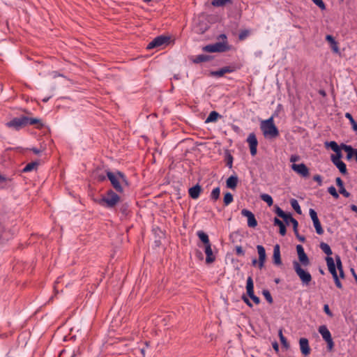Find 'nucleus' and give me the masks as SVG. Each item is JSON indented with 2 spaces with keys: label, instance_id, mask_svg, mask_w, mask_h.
Wrapping results in <instances>:
<instances>
[{
  "label": "nucleus",
  "instance_id": "40",
  "mask_svg": "<svg viewBox=\"0 0 357 357\" xmlns=\"http://www.w3.org/2000/svg\"><path fill=\"white\" fill-rule=\"evenodd\" d=\"M342 157V153H335V155H331V161L333 162V163L335 165H336L337 164H338V162H340L342 161L340 160Z\"/></svg>",
  "mask_w": 357,
  "mask_h": 357
},
{
  "label": "nucleus",
  "instance_id": "50",
  "mask_svg": "<svg viewBox=\"0 0 357 357\" xmlns=\"http://www.w3.org/2000/svg\"><path fill=\"white\" fill-rule=\"evenodd\" d=\"M324 312L328 315L330 317H332L333 316V314L332 313V312L331 311L330 308H329V306L328 304H325L324 305Z\"/></svg>",
  "mask_w": 357,
  "mask_h": 357
},
{
  "label": "nucleus",
  "instance_id": "15",
  "mask_svg": "<svg viewBox=\"0 0 357 357\" xmlns=\"http://www.w3.org/2000/svg\"><path fill=\"white\" fill-rule=\"evenodd\" d=\"M299 345L301 351L305 356H307L310 354L311 349L307 338L301 337L299 340Z\"/></svg>",
  "mask_w": 357,
  "mask_h": 357
},
{
  "label": "nucleus",
  "instance_id": "58",
  "mask_svg": "<svg viewBox=\"0 0 357 357\" xmlns=\"http://www.w3.org/2000/svg\"><path fill=\"white\" fill-rule=\"evenodd\" d=\"M335 182H336V185L339 187V188L344 186V183H343L342 180L341 179V178H340V177L336 178Z\"/></svg>",
  "mask_w": 357,
  "mask_h": 357
},
{
  "label": "nucleus",
  "instance_id": "18",
  "mask_svg": "<svg viewBox=\"0 0 357 357\" xmlns=\"http://www.w3.org/2000/svg\"><path fill=\"white\" fill-rule=\"evenodd\" d=\"M326 264L328 268V271L332 274L333 278L338 276L336 271L335 264L334 259L331 257H327L326 258Z\"/></svg>",
  "mask_w": 357,
  "mask_h": 357
},
{
  "label": "nucleus",
  "instance_id": "46",
  "mask_svg": "<svg viewBox=\"0 0 357 357\" xmlns=\"http://www.w3.org/2000/svg\"><path fill=\"white\" fill-rule=\"evenodd\" d=\"M314 227L316 229V232L319 234V235H321L324 234V229L321 227V222H318V223H315L314 224Z\"/></svg>",
  "mask_w": 357,
  "mask_h": 357
},
{
  "label": "nucleus",
  "instance_id": "39",
  "mask_svg": "<svg viewBox=\"0 0 357 357\" xmlns=\"http://www.w3.org/2000/svg\"><path fill=\"white\" fill-rule=\"evenodd\" d=\"M225 160H226L227 166L229 168H231L232 165H233V156L231 155V153L229 151L226 152Z\"/></svg>",
  "mask_w": 357,
  "mask_h": 357
},
{
  "label": "nucleus",
  "instance_id": "12",
  "mask_svg": "<svg viewBox=\"0 0 357 357\" xmlns=\"http://www.w3.org/2000/svg\"><path fill=\"white\" fill-rule=\"evenodd\" d=\"M241 215L248 218V226L249 227L255 228L257 225L255 215L250 211L244 208L241 211Z\"/></svg>",
  "mask_w": 357,
  "mask_h": 357
},
{
  "label": "nucleus",
  "instance_id": "7",
  "mask_svg": "<svg viewBox=\"0 0 357 357\" xmlns=\"http://www.w3.org/2000/svg\"><path fill=\"white\" fill-rule=\"evenodd\" d=\"M169 40L170 38L168 36L162 35L157 36L148 44L146 49L152 50L167 45L169 42Z\"/></svg>",
  "mask_w": 357,
  "mask_h": 357
},
{
  "label": "nucleus",
  "instance_id": "24",
  "mask_svg": "<svg viewBox=\"0 0 357 357\" xmlns=\"http://www.w3.org/2000/svg\"><path fill=\"white\" fill-rule=\"evenodd\" d=\"M273 223H274V225H277L279 227L280 234L282 236H284L286 234L287 229H286V227H285L284 224L282 222V221L280 220V219H278V218H275L273 220Z\"/></svg>",
  "mask_w": 357,
  "mask_h": 357
},
{
  "label": "nucleus",
  "instance_id": "23",
  "mask_svg": "<svg viewBox=\"0 0 357 357\" xmlns=\"http://www.w3.org/2000/svg\"><path fill=\"white\" fill-rule=\"evenodd\" d=\"M326 40L329 43L332 50L335 53H338L339 52L338 43L336 42V40H335L333 36L331 35H327L326 36Z\"/></svg>",
  "mask_w": 357,
  "mask_h": 357
},
{
  "label": "nucleus",
  "instance_id": "2",
  "mask_svg": "<svg viewBox=\"0 0 357 357\" xmlns=\"http://www.w3.org/2000/svg\"><path fill=\"white\" fill-rule=\"evenodd\" d=\"M218 40L220 41L207 45L202 47V50L206 52H225L231 50L232 47L229 45L225 33L218 36Z\"/></svg>",
  "mask_w": 357,
  "mask_h": 357
},
{
  "label": "nucleus",
  "instance_id": "11",
  "mask_svg": "<svg viewBox=\"0 0 357 357\" xmlns=\"http://www.w3.org/2000/svg\"><path fill=\"white\" fill-rule=\"evenodd\" d=\"M291 169L303 177H307L310 175L309 169L304 163L293 164Z\"/></svg>",
  "mask_w": 357,
  "mask_h": 357
},
{
  "label": "nucleus",
  "instance_id": "19",
  "mask_svg": "<svg viewBox=\"0 0 357 357\" xmlns=\"http://www.w3.org/2000/svg\"><path fill=\"white\" fill-rule=\"evenodd\" d=\"M273 263L276 265H280L282 264L280 245L278 244H276L273 248Z\"/></svg>",
  "mask_w": 357,
  "mask_h": 357
},
{
  "label": "nucleus",
  "instance_id": "27",
  "mask_svg": "<svg viewBox=\"0 0 357 357\" xmlns=\"http://www.w3.org/2000/svg\"><path fill=\"white\" fill-rule=\"evenodd\" d=\"M341 148L347 153V159L351 160L354 156V149L351 146L343 143L341 144Z\"/></svg>",
  "mask_w": 357,
  "mask_h": 357
},
{
  "label": "nucleus",
  "instance_id": "41",
  "mask_svg": "<svg viewBox=\"0 0 357 357\" xmlns=\"http://www.w3.org/2000/svg\"><path fill=\"white\" fill-rule=\"evenodd\" d=\"M262 294L268 303H270V304L273 303V300L272 296L268 290L264 289L262 291Z\"/></svg>",
  "mask_w": 357,
  "mask_h": 357
},
{
  "label": "nucleus",
  "instance_id": "22",
  "mask_svg": "<svg viewBox=\"0 0 357 357\" xmlns=\"http://www.w3.org/2000/svg\"><path fill=\"white\" fill-rule=\"evenodd\" d=\"M238 181V176L236 175H231L227 178L226 181L227 187L228 188L234 190L236 188Z\"/></svg>",
  "mask_w": 357,
  "mask_h": 357
},
{
  "label": "nucleus",
  "instance_id": "32",
  "mask_svg": "<svg viewBox=\"0 0 357 357\" xmlns=\"http://www.w3.org/2000/svg\"><path fill=\"white\" fill-rule=\"evenodd\" d=\"M260 198L261 199V200L265 202L269 206H272L273 204V201L271 196L268 194H261L260 195Z\"/></svg>",
  "mask_w": 357,
  "mask_h": 357
},
{
  "label": "nucleus",
  "instance_id": "17",
  "mask_svg": "<svg viewBox=\"0 0 357 357\" xmlns=\"http://www.w3.org/2000/svg\"><path fill=\"white\" fill-rule=\"evenodd\" d=\"M204 252L206 255V263L211 264L215 260V257L213 253L211 243L204 245Z\"/></svg>",
  "mask_w": 357,
  "mask_h": 357
},
{
  "label": "nucleus",
  "instance_id": "37",
  "mask_svg": "<svg viewBox=\"0 0 357 357\" xmlns=\"http://www.w3.org/2000/svg\"><path fill=\"white\" fill-rule=\"evenodd\" d=\"M278 335H279V337H280V342L282 343V344L283 345V347H284L285 348H288L289 347L288 342H287V340L286 339V337L283 335L282 334V329L280 328L278 331Z\"/></svg>",
  "mask_w": 357,
  "mask_h": 357
},
{
  "label": "nucleus",
  "instance_id": "10",
  "mask_svg": "<svg viewBox=\"0 0 357 357\" xmlns=\"http://www.w3.org/2000/svg\"><path fill=\"white\" fill-rule=\"evenodd\" d=\"M247 142L249 144L250 154L255 156L257 154L258 142L257 137L254 132L250 133Z\"/></svg>",
  "mask_w": 357,
  "mask_h": 357
},
{
  "label": "nucleus",
  "instance_id": "48",
  "mask_svg": "<svg viewBox=\"0 0 357 357\" xmlns=\"http://www.w3.org/2000/svg\"><path fill=\"white\" fill-rule=\"evenodd\" d=\"M335 261H336V266H337V270L343 269L341 259H340V256H338V255L335 256Z\"/></svg>",
  "mask_w": 357,
  "mask_h": 357
},
{
  "label": "nucleus",
  "instance_id": "6",
  "mask_svg": "<svg viewBox=\"0 0 357 357\" xmlns=\"http://www.w3.org/2000/svg\"><path fill=\"white\" fill-rule=\"evenodd\" d=\"M293 266L295 272L298 275V276L300 278L301 280L304 283L307 284L311 280H312V276L310 273L304 269H303L300 265V264L294 261L293 262Z\"/></svg>",
  "mask_w": 357,
  "mask_h": 357
},
{
  "label": "nucleus",
  "instance_id": "4",
  "mask_svg": "<svg viewBox=\"0 0 357 357\" xmlns=\"http://www.w3.org/2000/svg\"><path fill=\"white\" fill-rule=\"evenodd\" d=\"M107 176L108 179L110 181L113 188L118 192H123V190L121 185V182L122 183H124L126 185H128V182L124 174L121 172H118L116 174H114V173L107 171Z\"/></svg>",
  "mask_w": 357,
  "mask_h": 357
},
{
  "label": "nucleus",
  "instance_id": "14",
  "mask_svg": "<svg viewBox=\"0 0 357 357\" xmlns=\"http://www.w3.org/2000/svg\"><path fill=\"white\" fill-rule=\"evenodd\" d=\"M257 250L259 255L258 266L261 269L264 267L266 261V250L263 245H257Z\"/></svg>",
  "mask_w": 357,
  "mask_h": 357
},
{
  "label": "nucleus",
  "instance_id": "20",
  "mask_svg": "<svg viewBox=\"0 0 357 357\" xmlns=\"http://www.w3.org/2000/svg\"><path fill=\"white\" fill-rule=\"evenodd\" d=\"M202 188L199 185H196L189 189V195L191 198L196 199L199 197Z\"/></svg>",
  "mask_w": 357,
  "mask_h": 357
},
{
  "label": "nucleus",
  "instance_id": "21",
  "mask_svg": "<svg viewBox=\"0 0 357 357\" xmlns=\"http://www.w3.org/2000/svg\"><path fill=\"white\" fill-rule=\"evenodd\" d=\"M212 59L211 56L206 54H199L196 56L195 57H192L191 61L194 63H199L202 62H206L211 61Z\"/></svg>",
  "mask_w": 357,
  "mask_h": 357
},
{
  "label": "nucleus",
  "instance_id": "30",
  "mask_svg": "<svg viewBox=\"0 0 357 357\" xmlns=\"http://www.w3.org/2000/svg\"><path fill=\"white\" fill-rule=\"evenodd\" d=\"M345 117L349 121L350 123L352 126L353 130L355 132H357V123L356 122V121L353 118L352 115L350 113L347 112L345 114Z\"/></svg>",
  "mask_w": 357,
  "mask_h": 357
},
{
  "label": "nucleus",
  "instance_id": "54",
  "mask_svg": "<svg viewBox=\"0 0 357 357\" xmlns=\"http://www.w3.org/2000/svg\"><path fill=\"white\" fill-rule=\"evenodd\" d=\"M313 180L319 183V185L322 184L321 176L319 174L314 175L313 176Z\"/></svg>",
  "mask_w": 357,
  "mask_h": 357
},
{
  "label": "nucleus",
  "instance_id": "55",
  "mask_svg": "<svg viewBox=\"0 0 357 357\" xmlns=\"http://www.w3.org/2000/svg\"><path fill=\"white\" fill-rule=\"evenodd\" d=\"M309 213H310L312 220L315 219L316 218H317V212L314 209L310 208L309 211Z\"/></svg>",
  "mask_w": 357,
  "mask_h": 357
},
{
  "label": "nucleus",
  "instance_id": "9",
  "mask_svg": "<svg viewBox=\"0 0 357 357\" xmlns=\"http://www.w3.org/2000/svg\"><path fill=\"white\" fill-rule=\"evenodd\" d=\"M246 290L248 296L253 301V302L258 305L260 303V299L258 296L255 295L254 293V283L251 276H249L246 282Z\"/></svg>",
  "mask_w": 357,
  "mask_h": 357
},
{
  "label": "nucleus",
  "instance_id": "63",
  "mask_svg": "<svg viewBox=\"0 0 357 357\" xmlns=\"http://www.w3.org/2000/svg\"><path fill=\"white\" fill-rule=\"evenodd\" d=\"M273 347L275 351H278L279 349L278 344L276 342L273 343Z\"/></svg>",
  "mask_w": 357,
  "mask_h": 357
},
{
  "label": "nucleus",
  "instance_id": "44",
  "mask_svg": "<svg viewBox=\"0 0 357 357\" xmlns=\"http://www.w3.org/2000/svg\"><path fill=\"white\" fill-rule=\"evenodd\" d=\"M328 192L335 199L339 197V194L337 192L335 188L333 185L328 188Z\"/></svg>",
  "mask_w": 357,
  "mask_h": 357
},
{
  "label": "nucleus",
  "instance_id": "5",
  "mask_svg": "<svg viewBox=\"0 0 357 357\" xmlns=\"http://www.w3.org/2000/svg\"><path fill=\"white\" fill-rule=\"evenodd\" d=\"M120 201V197L112 190L107 191L105 195L98 201V204L106 208H114Z\"/></svg>",
  "mask_w": 357,
  "mask_h": 357
},
{
  "label": "nucleus",
  "instance_id": "42",
  "mask_svg": "<svg viewBox=\"0 0 357 357\" xmlns=\"http://www.w3.org/2000/svg\"><path fill=\"white\" fill-rule=\"evenodd\" d=\"M250 35V31L245 29L240 31L238 34V39L240 40H244Z\"/></svg>",
  "mask_w": 357,
  "mask_h": 357
},
{
  "label": "nucleus",
  "instance_id": "43",
  "mask_svg": "<svg viewBox=\"0 0 357 357\" xmlns=\"http://www.w3.org/2000/svg\"><path fill=\"white\" fill-rule=\"evenodd\" d=\"M275 213L282 219H285L287 217V213H285L278 206H275Z\"/></svg>",
  "mask_w": 357,
  "mask_h": 357
},
{
  "label": "nucleus",
  "instance_id": "33",
  "mask_svg": "<svg viewBox=\"0 0 357 357\" xmlns=\"http://www.w3.org/2000/svg\"><path fill=\"white\" fill-rule=\"evenodd\" d=\"M290 203H291V207L294 209V211L298 214H301V207H300V205H299L298 201L295 199H292L290 201Z\"/></svg>",
  "mask_w": 357,
  "mask_h": 357
},
{
  "label": "nucleus",
  "instance_id": "52",
  "mask_svg": "<svg viewBox=\"0 0 357 357\" xmlns=\"http://www.w3.org/2000/svg\"><path fill=\"white\" fill-rule=\"evenodd\" d=\"M284 221L286 222L287 225L291 224V221L296 220L295 218H294L291 214H287L285 219H283Z\"/></svg>",
  "mask_w": 357,
  "mask_h": 357
},
{
  "label": "nucleus",
  "instance_id": "28",
  "mask_svg": "<svg viewBox=\"0 0 357 357\" xmlns=\"http://www.w3.org/2000/svg\"><path fill=\"white\" fill-rule=\"evenodd\" d=\"M38 162L36 161L28 163L22 169L23 172H29L37 168Z\"/></svg>",
  "mask_w": 357,
  "mask_h": 357
},
{
  "label": "nucleus",
  "instance_id": "8",
  "mask_svg": "<svg viewBox=\"0 0 357 357\" xmlns=\"http://www.w3.org/2000/svg\"><path fill=\"white\" fill-rule=\"evenodd\" d=\"M318 331L321 335L322 338L326 342L328 349L331 350L334 347V342L331 332L325 325L319 326Z\"/></svg>",
  "mask_w": 357,
  "mask_h": 357
},
{
  "label": "nucleus",
  "instance_id": "56",
  "mask_svg": "<svg viewBox=\"0 0 357 357\" xmlns=\"http://www.w3.org/2000/svg\"><path fill=\"white\" fill-rule=\"evenodd\" d=\"M242 300L244 301L245 303H246L247 305H248L249 307H252V303L248 299V298L247 296H245V295H243L242 296Z\"/></svg>",
  "mask_w": 357,
  "mask_h": 357
},
{
  "label": "nucleus",
  "instance_id": "38",
  "mask_svg": "<svg viewBox=\"0 0 357 357\" xmlns=\"http://www.w3.org/2000/svg\"><path fill=\"white\" fill-rule=\"evenodd\" d=\"M220 195V189L219 187L215 188L211 193V198L215 201L219 199Z\"/></svg>",
  "mask_w": 357,
  "mask_h": 357
},
{
  "label": "nucleus",
  "instance_id": "57",
  "mask_svg": "<svg viewBox=\"0 0 357 357\" xmlns=\"http://www.w3.org/2000/svg\"><path fill=\"white\" fill-rule=\"evenodd\" d=\"M333 279H334V281H335V285L337 286V287L339 288V289H342V283L340 282V281L339 280L338 276L335 277Z\"/></svg>",
  "mask_w": 357,
  "mask_h": 357
},
{
  "label": "nucleus",
  "instance_id": "47",
  "mask_svg": "<svg viewBox=\"0 0 357 357\" xmlns=\"http://www.w3.org/2000/svg\"><path fill=\"white\" fill-rule=\"evenodd\" d=\"M236 250V255L238 256H244L245 255V251L243 250V248L241 245H236L235 247Z\"/></svg>",
  "mask_w": 357,
  "mask_h": 357
},
{
  "label": "nucleus",
  "instance_id": "51",
  "mask_svg": "<svg viewBox=\"0 0 357 357\" xmlns=\"http://www.w3.org/2000/svg\"><path fill=\"white\" fill-rule=\"evenodd\" d=\"M339 192L345 197H349L351 195V194L346 190L344 186L339 189Z\"/></svg>",
  "mask_w": 357,
  "mask_h": 357
},
{
  "label": "nucleus",
  "instance_id": "25",
  "mask_svg": "<svg viewBox=\"0 0 357 357\" xmlns=\"http://www.w3.org/2000/svg\"><path fill=\"white\" fill-rule=\"evenodd\" d=\"M197 235L204 245L211 243L208 234L204 231L199 230L197 232Z\"/></svg>",
  "mask_w": 357,
  "mask_h": 357
},
{
  "label": "nucleus",
  "instance_id": "29",
  "mask_svg": "<svg viewBox=\"0 0 357 357\" xmlns=\"http://www.w3.org/2000/svg\"><path fill=\"white\" fill-rule=\"evenodd\" d=\"M320 248L326 255H327V257H331L333 254L331 247L326 243L321 242L320 243Z\"/></svg>",
  "mask_w": 357,
  "mask_h": 357
},
{
  "label": "nucleus",
  "instance_id": "31",
  "mask_svg": "<svg viewBox=\"0 0 357 357\" xmlns=\"http://www.w3.org/2000/svg\"><path fill=\"white\" fill-rule=\"evenodd\" d=\"M231 3V0H213L211 3L213 6L220 7Z\"/></svg>",
  "mask_w": 357,
  "mask_h": 357
},
{
  "label": "nucleus",
  "instance_id": "1",
  "mask_svg": "<svg viewBox=\"0 0 357 357\" xmlns=\"http://www.w3.org/2000/svg\"><path fill=\"white\" fill-rule=\"evenodd\" d=\"M27 125H37V128H40L43 126V123L40 119L29 118L24 116L14 118L11 121L6 123V126L8 128H14L16 130H19Z\"/></svg>",
  "mask_w": 357,
  "mask_h": 357
},
{
  "label": "nucleus",
  "instance_id": "35",
  "mask_svg": "<svg viewBox=\"0 0 357 357\" xmlns=\"http://www.w3.org/2000/svg\"><path fill=\"white\" fill-rule=\"evenodd\" d=\"M328 146L331 147V149L335 153H342L341 152V145L340 146H338V144L334 142V141H332L329 144H328Z\"/></svg>",
  "mask_w": 357,
  "mask_h": 357
},
{
  "label": "nucleus",
  "instance_id": "61",
  "mask_svg": "<svg viewBox=\"0 0 357 357\" xmlns=\"http://www.w3.org/2000/svg\"><path fill=\"white\" fill-rule=\"evenodd\" d=\"M297 238L302 243L305 242V238L303 236H300L299 234L296 236Z\"/></svg>",
  "mask_w": 357,
  "mask_h": 357
},
{
  "label": "nucleus",
  "instance_id": "64",
  "mask_svg": "<svg viewBox=\"0 0 357 357\" xmlns=\"http://www.w3.org/2000/svg\"><path fill=\"white\" fill-rule=\"evenodd\" d=\"M354 156L355 157V160L357 162V149H354Z\"/></svg>",
  "mask_w": 357,
  "mask_h": 357
},
{
  "label": "nucleus",
  "instance_id": "53",
  "mask_svg": "<svg viewBox=\"0 0 357 357\" xmlns=\"http://www.w3.org/2000/svg\"><path fill=\"white\" fill-rule=\"evenodd\" d=\"M120 211L124 215H127L128 211V205L127 204H122Z\"/></svg>",
  "mask_w": 357,
  "mask_h": 357
},
{
  "label": "nucleus",
  "instance_id": "34",
  "mask_svg": "<svg viewBox=\"0 0 357 357\" xmlns=\"http://www.w3.org/2000/svg\"><path fill=\"white\" fill-rule=\"evenodd\" d=\"M233 200L234 198L231 193L228 192L225 194L223 202L225 206H228L229 204H230L233 202Z\"/></svg>",
  "mask_w": 357,
  "mask_h": 357
},
{
  "label": "nucleus",
  "instance_id": "60",
  "mask_svg": "<svg viewBox=\"0 0 357 357\" xmlns=\"http://www.w3.org/2000/svg\"><path fill=\"white\" fill-rule=\"evenodd\" d=\"M350 208L352 211L355 212L357 213V206L354 205V204H351L350 206Z\"/></svg>",
  "mask_w": 357,
  "mask_h": 357
},
{
  "label": "nucleus",
  "instance_id": "13",
  "mask_svg": "<svg viewBox=\"0 0 357 357\" xmlns=\"http://www.w3.org/2000/svg\"><path fill=\"white\" fill-rule=\"evenodd\" d=\"M296 250L300 262L305 266H308L310 264V260L304 251L303 247L301 245H298L296 246Z\"/></svg>",
  "mask_w": 357,
  "mask_h": 357
},
{
  "label": "nucleus",
  "instance_id": "62",
  "mask_svg": "<svg viewBox=\"0 0 357 357\" xmlns=\"http://www.w3.org/2000/svg\"><path fill=\"white\" fill-rule=\"evenodd\" d=\"M31 151L35 153V154H39L41 151L37 148H32L31 149Z\"/></svg>",
  "mask_w": 357,
  "mask_h": 357
},
{
  "label": "nucleus",
  "instance_id": "36",
  "mask_svg": "<svg viewBox=\"0 0 357 357\" xmlns=\"http://www.w3.org/2000/svg\"><path fill=\"white\" fill-rule=\"evenodd\" d=\"M335 166L343 175L347 174V166L343 161L338 162V164H337Z\"/></svg>",
  "mask_w": 357,
  "mask_h": 357
},
{
  "label": "nucleus",
  "instance_id": "3",
  "mask_svg": "<svg viewBox=\"0 0 357 357\" xmlns=\"http://www.w3.org/2000/svg\"><path fill=\"white\" fill-rule=\"evenodd\" d=\"M260 128L265 137L273 139L279 136V130L274 123L273 117L263 121Z\"/></svg>",
  "mask_w": 357,
  "mask_h": 357
},
{
  "label": "nucleus",
  "instance_id": "45",
  "mask_svg": "<svg viewBox=\"0 0 357 357\" xmlns=\"http://www.w3.org/2000/svg\"><path fill=\"white\" fill-rule=\"evenodd\" d=\"M312 2L317 5L321 10H325L326 9V5L323 2L322 0H312Z\"/></svg>",
  "mask_w": 357,
  "mask_h": 357
},
{
  "label": "nucleus",
  "instance_id": "26",
  "mask_svg": "<svg viewBox=\"0 0 357 357\" xmlns=\"http://www.w3.org/2000/svg\"><path fill=\"white\" fill-rule=\"evenodd\" d=\"M222 116L216 111H212L206 118L205 123H208L210 122L217 121L218 118H221Z\"/></svg>",
  "mask_w": 357,
  "mask_h": 357
},
{
  "label": "nucleus",
  "instance_id": "49",
  "mask_svg": "<svg viewBox=\"0 0 357 357\" xmlns=\"http://www.w3.org/2000/svg\"><path fill=\"white\" fill-rule=\"evenodd\" d=\"M291 224H292V226H293V229H294V232L296 236H298L299 234H298V222L297 220H294V221H291Z\"/></svg>",
  "mask_w": 357,
  "mask_h": 357
},
{
  "label": "nucleus",
  "instance_id": "16",
  "mask_svg": "<svg viewBox=\"0 0 357 357\" xmlns=\"http://www.w3.org/2000/svg\"><path fill=\"white\" fill-rule=\"evenodd\" d=\"M235 68L232 66H225L218 70L211 72V75L214 77H222L226 73H231L235 71Z\"/></svg>",
  "mask_w": 357,
  "mask_h": 357
},
{
  "label": "nucleus",
  "instance_id": "59",
  "mask_svg": "<svg viewBox=\"0 0 357 357\" xmlns=\"http://www.w3.org/2000/svg\"><path fill=\"white\" fill-rule=\"evenodd\" d=\"M298 160H299V156L296 155H293L290 158V162H295L298 161Z\"/></svg>",
  "mask_w": 357,
  "mask_h": 357
}]
</instances>
